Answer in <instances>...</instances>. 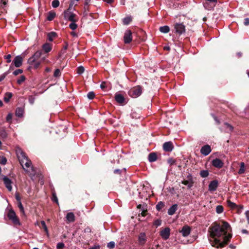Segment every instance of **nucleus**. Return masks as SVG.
Wrapping results in <instances>:
<instances>
[{"label":"nucleus","instance_id":"obj_64","mask_svg":"<svg viewBox=\"0 0 249 249\" xmlns=\"http://www.w3.org/2000/svg\"><path fill=\"white\" fill-rule=\"evenodd\" d=\"M104 1H105L108 3H111L113 0H103Z\"/></svg>","mask_w":249,"mask_h":249},{"label":"nucleus","instance_id":"obj_5","mask_svg":"<svg viewBox=\"0 0 249 249\" xmlns=\"http://www.w3.org/2000/svg\"><path fill=\"white\" fill-rule=\"evenodd\" d=\"M142 93V89L140 86H136L131 88L128 91V94L132 98H137Z\"/></svg>","mask_w":249,"mask_h":249},{"label":"nucleus","instance_id":"obj_22","mask_svg":"<svg viewBox=\"0 0 249 249\" xmlns=\"http://www.w3.org/2000/svg\"><path fill=\"white\" fill-rule=\"evenodd\" d=\"M67 220L70 222H73L75 220V216L72 213H68L66 216Z\"/></svg>","mask_w":249,"mask_h":249},{"label":"nucleus","instance_id":"obj_55","mask_svg":"<svg viewBox=\"0 0 249 249\" xmlns=\"http://www.w3.org/2000/svg\"><path fill=\"white\" fill-rule=\"evenodd\" d=\"M6 161H7V160H6V158H2L1 160H0V162L1 164H5L6 163Z\"/></svg>","mask_w":249,"mask_h":249},{"label":"nucleus","instance_id":"obj_51","mask_svg":"<svg viewBox=\"0 0 249 249\" xmlns=\"http://www.w3.org/2000/svg\"><path fill=\"white\" fill-rule=\"evenodd\" d=\"M64 247V244L63 243H59L57 245V249H62Z\"/></svg>","mask_w":249,"mask_h":249},{"label":"nucleus","instance_id":"obj_28","mask_svg":"<svg viewBox=\"0 0 249 249\" xmlns=\"http://www.w3.org/2000/svg\"><path fill=\"white\" fill-rule=\"evenodd\" d=\"M56 36V34L55 32H52L49 33L47 35L48 39L49 41H52L54 38H55Z\"/></svg>","mask_w":249,"mask_h":249},{"label":"nucleus","instance_id":"obj_33","mask_svg":"<svg viewBox=\"0 0 249 249\" xmlns=\"http://www.w3.org/2000/svg\"><path fill=\"white\" fill-rule=\"evenodd\" d=\"M209 173L208 170H202L200 172V175L202 178L207 177Z\"/></svg>","mask_w":249,"mask_h":249},{"label":"nucleus","instance_id":"obj_26","mask_svg":"<svg viewBox=\"0 0 249 249\" xmlns=\"http://www.w3.org/2000/svg\"><path fill=\"white\" fill-rule=\"evenodd\" d=\"M24 113V109L21 107H18L16 111V115L18 117H21L23 116Z\"/></svg>","mask_w":249,"mask_h":249},{"label":"nucleus","instance_id":"obj_24","mask_svg":"<svg viewBox=\"0 0 249 249\" xmlns=\"http://www.w3.org/2000/svg\"><path fill=\"white\" fill-rule=\"evenodd\" d=\"M157 155L154 153L149 154L148 156V160L150 162H154L157 160Z\"/></svg>","mask_w":249,"mask_h":249},{"label":"nucleus","instance_id":"obj_52","mask_svg":"<svg viewBox=\"0 0 249 249\" xmlns=\"http://www.w3.org/2000/svg\"><path fill=\"white\" fill-rule=\"evenodd\" d=\"M53 201L55 202L56 203H58V199L57 198V196L55 194H53Z\"/></svg>","mask_w":249,"mask_h":249},{"label":"nucleus","instance_id":"obj_58","mask_svg":"<svg viewBox=\"0 0 249 249\" xmlns=\"http://www.w3.org/2000/svg\"><path fill=\"white\" fill-rule=\"evenodd\" d=\"M244 24L246 26L249 25V18H246L245 19Z\"/></svg>","mask_w":249,"mask_h":249},{"label":"nucleus","instance_id":"obj_31","mask_svg":"<svg viewBox=\"0 0 249 249\" xmlns=\"http://www.w3.org/2000/svg\"><path fill=\"white\" fill-rule=\"evenodd\" d=\"M227 204L228 206L232 209H235L237 206L235 203L231 201L230 200L227 201Z\"/></svg>","mask_w":249,"mask_h":249},{"label":"nucleus","instance_id":"obj_61","mask_svg":"<svg viewBox=\"0 0 249 249\" xmlns=\"http://www.w3.org/2000/svg\"><path fill=\"white\" fill-rule=\"evenodd\" d=\"M245 214H246V216L248 223H249V211H247L246 212Z\"/></svg>","mask_w":249,"mask_h":249},{"label":"nucleus","instance_id":"obj_32","mask_svg":"<svg viewBox=\"0 0 249 249\" xmlns=\"http://www.w3.org/2000/svg\"><path fill=\"white\" fill-rule=\"evenodd\" d=\"M245 164L244 162H241L240 164V168L238 171V173L239 174H243L245 172Z\"/></svg>","mask_w":249,"mask_h":249},{"label":"nucleus","instance_id":"obj_11","mask_svg":"<svg viewBox=\"0 0 249 249\" xmlns=\"http://www.w3.org/2000/svg\"><path fill=\"white\" fill-rule=\"evenodd\" d=\"M212 164L214 167L221 168L223 166V162L221 160L216 158L212 160Z\"/></svg>","mask_w":249,"mask_h":249},{"label":"nucleus","instance_id":"obj_57","mask_svg":"<svg viewBox=\"0 0 249 249\" xmlns=\"http://www.w3.org/2000/svg\"><path fill=\"white\" fill-rule=\"evenodd\" d=\"M206 1L213 3V6H215V5L217 2V0H206Z\"/></svg>","mask_w":249,"mask_h":249},{"label":"nucleus","instance_id":"obj_21","mask_svg":"<svg viewBox=\"0 0 249 249\" xmlns=\"http://www.w3.org/2000/svg\"><path fill=\"white\" fill-rule=\"evenodd\" d=\"M178 208V205L177 204H174L172 205L168 210V214L170 215H173L176 211H177Z\"/></svg>","mask_w":249,"mask_h":249},{"label":"nucleus","instance_id":"obj_35","mask_svg":"<svg viewBox=\"0 0 249 249\" xmlns=\"http://www.w3.org/2000/svg\"><path fill=\"white\" fill-rule=\"evenodd\" d=\"M164 206V204L163 202L160 201L158 202L157 205H156V208L158 211L161 210Z\"/></svg>","mask_w":249,"mask_h":249},{"label":"nucleus","instance_id":"obj_20","mask_svg":"<svg viewBox=\"0 0 249 249\" xmlns=\"http://www.w3.org/2000/svg\"><path fill=\"white\" fill-rule=\"evenodd\" d=\"M52 48V45L48 43H46L42 45V49L46 53L50 52L51 51Z\"/></svg>","mask_w":249,"mask_h":249},{"label":"nucleus","instance_id":"obj_6","mask_svg":"<svg viewBox=\"0 0 249 249\" xmlns=\"http://www.w3.org/2000/svg\"><path fill=\"white\" fill-rule=\"evenodd\" d=\"M175 33L179 35L185 32V26L183 23H176L174 25Z\"/></svg>","mask_w":249,"mask_h":249},{"label":"nucleus","instance_id":"obj_15","mask_svg":"<svg viewBox=\"0 0 249 249\" xmlns=\"http://www.w3.org/2000/svg\"><path fill=\"white\" fill-rule=\"evenodd\" d=\"M163 148L165 151L170 152L173 149V145L171 142H165L163 145Z\"/></svg>","mask_w":249,"mask_h":249},{"label":"nucleus","instance_id":"obj_49","mask_svg":"<svg viewBox=\"0 0 249 249\" xmlns=\"http://www.w3.org/2000/svg\"><path fill=\"white\" fill-rule=\"evenodd\" d=\"M4 58L5 59L7 60L6 61H7V63H9L11 62V54H8L7 55H5V56H4Z\"/></svg>","mask_w":249,"mask_h":249},{"label":"nucleus","instance_id":"obj_56","mask_svg":"<svg viewBox=\"0 0 249 249\" xmlns=\"http://www.w3.org/2000/svg\"><path fill=\"white\" fill-rule=\"evenodd\" d=\"M168 162L170 164V165H172L174 163H175V160H173V159H169L168 160Z\"/></svg>","mask_w":249,"mask_h":249},{"label":"nucleus","instance_id":"obj_54","mask_svg":"<svg viewBox=\"0 0 249 249\" xmlns=\"http://www.w3.org/2000/svg\"><path fill=\"white\" fill-rule=\"evenodd\" d=\"M12 115L11 113H9L6 117V121L8 122L10 121L12 119Z\"/></svg>","mask_w":249,"mask_h":249},{"label":"nucleus","instance_id":"obj_8","mask_svg":"<svg viewBox=\"0 0 249 249\" xmlns=\"http://www.w3.org/2000/svg\"><path fill=\"white\" fill-rule=\"evenodd\" d=\"M170 235V229L166 227L160 231V235L161 238L164 240H167L169 238Z\"/></svg>","mask_w":249,"mask_h":249},{"label":"nucleus","instance_id":"obj_63","mask_svg":"<svg viewBox=\"0 0 249 249\" xmlns=\"http://www.w3.org/2000/svg\"><path fill=\"white\" fill-rule=\"evenodd\" d=\"M16 199L18 201V202L19 201H21L20 197L18 195H16Z\"/></svg>","mask_w":249,"mask_h":249},{"label":"nucleus","instance_id":"obj_7","mask_svg":"<svg viewBox=\"0 0 249 249\" xmlns=\"http://www.w3.org/2000/svg\"><path fill=\"white\" fill-rule=\"evenodd\" d=\"M181 183L187 186L188 188H191L193 186L194 183L192 175L190 174L188 175L187 179L183 180Z\"/></svg>","mask_w":249,"mask_h":249},{"label":"nucleus","instance_id":"obj_48","mask_svg":"<svg viewBox=\"0 0 249 249\" xmlns=\"http://www.w3.org/2000/svg\"><path fill=\"white\" fill-rule=\"evenodd\" d=\"M84 71V68L82 66L79 67L77 69V73L78 74H82Z\"/></svg>","mask_w":249,"mask_h":249},{"label":"nucleus","instance_id":"obj_29","mask_svg":"<svg viewBox=\"0 0 249 249\" xmlns=\"http://www.w3.org/2000/svg\"><path fill=\"white\" fill-rule=\"evenodd\" d=\"M132 19V17L131 16L125 17L123 19V24L124 25H128L131 22Z\"/></svg>","mask_w":249,"mask_h":249},{"label":"nucleus","instance_id":"obj_10","mask_svg":"<svg viewBox=\"0 0 249 249\" xmlns=\"http://www.w3.org/2000/svg\"><path fill=\"white\" fill-rule=\"evenodd\" d=\"M138 243L140 245H143L146 242L147 238L144 232H141L138 237Z\"/></svg>","mask_w":249,"mask_h":249},{"label":"nucleus","instance_id":"obj_36","mask_svg":"<svg viewBox=\"0 0 249 249\" xmlns=\"http://www.w3.org/2000/svg\"><path fill=\"white\" fill-rule=\"evenodd\" d=\"M235 209L236 210L237 213L240 214L243 211V206L242 205H237Z\"/></svg>","mask_w":249,"mask_h":249},{"label":"nucleus","instance_id":"obj_18","mask_svg":"<svg viewBox=\"0 0 249 249\" xmlns=\"http://www.w3.org/2000/svg\"><path fill=\"white\" fill-rule=\"evenodd\" d=\"M190 228L188 226H184L181 231V232L183 236L186 237L189 235L190 233Z\"/></svg>","mask_w":249,"mask_h":249},{"label":"nucleus","instance_id":"obj_16","mask_svg":"<svg viewBox=\"0 0 249 249\" xmlns=\"http://www.w3.org/2000/svg\"><path fill=\"white\" fill-rule=\"evenodd\" d=\"M3 180L7 189L8 191H11L12 189L11 180L8 178L4 177L3 178Z\"/></svg>","mask_w":249,"mask_h":249},{"label":"nucleus","instance_id":"obj_59","mask_svg":"<svg viewBox=\"0 0 249 249\" xmlns=\"http://www.w3.org/2000/svg\"><path fill=\"white\" fill-rule=\"evenodd\" d=\"M6 75V73H3V74H2L0 76V82L2 80H3L5 78Z\"/></svg>","mask_w":249,"mask_h":249},{"label":"nucleus","instance_id":"obj_12","mask_svg":"<svg viewBox=\"0 0 249 249\" xmlns=\"http://www.w3.org/2000/svg\"><path fill=\"white\" fill-rule=\"evenodd\" d=\"M42 53L40 51H36L33 56L30 57L28 59V62H33L35 61V60H37L38 58L41 57Z\"/></svg>","mask_w":249,"mask_h":249},{"label":"nucleus","instance_id":"obj_62","mask_svg":"<svg viewBox=\"0 0 249 249\" xmlns=\"http://www.w3.org/2000/svg\"><path fill=\"white\" fill-rule=\"evenodd\" d=\"M141 214L142 215V216H144L146 215V211H145V210H143L142 213H141Z\"/></svg>","mask_w":249,"mask_h":249},{"label":"nucleus","instance_id":"obj_23","mask_svg":"<svg viewBox=\"0 0 249 249\" xmlns=\"http://www.w3.org/2000/svg\"><path fill=\"white\" fill-rule=\"evenodd\" d=\"M37 224L40 228L43 229L47 234H48V229L44 221H40L39 223L37 222Z\"/></svg>","mask_w":249,"mask_h":249},{"label":"nucleus","instance_id":"obj_44","mask_svg":"<svg viewBox=\"0 0 249 249\" xmlns=\"http://www.w3.org/2000/svg\"><path fill=\"white\" fill-rule=\"evenodd\" d=\"M35 101V97L33 95H30L29 97V101L31 105H33Z\"/></svg>","mask_w":249,"mask_h":249},{"label":"nucleus","instance_id":"obj_50","mask_svg":"<svg viewBox=\"0 0 249 249\" xmlns=\"http://www.w3.org/2000/svg\"><path fill=\"white\" fill-rule=\"evenodd\" d=\"M22 72V71L20 69H18V70H17L16 71H15L13 72V74L15 75H17L19 74H20Z\"/></svg>","mask_w":249,"mask_h":249},{"label":"nucleus","instance_id":"obj_1","mask_svg":"<svg viewBox=\"0 0 249 249\" xmlns=\"http://www.w3.org/2000/svg\"><path fill=\"white\" fill-rule=\"evenodd\" d=\"M230 228V225L227 222H223L222 226L214 224L210 227L209 240L212 246L222 248L226 245L232 236L231 233L227 234Z\"/></svg>","mask_w":249,"mask_h":249},{"label":"nucleus","instance_id":"obj_43","mask_svg":"<svg viewBox=\"0 0 249 249\" xmlns=\"http://www.w3.org/2000/svg\"><path fill=\"white\" fill-rule=\"evenodd\" d=\"M7 0H0V7L4 8V6L6 5Z\"/></svg>","mask_w":249,"mask_h":249},{"label":"nucleus","instance_id":"obj_45","mask_svg":"<svg viewBox=\"0 0 249 249\" xmlns=\"http://www.w3.org/2000/svg\"><path fill=\"white\" fill-rule=\"evenodd\" d=\"M107 247L110 249H113L115 247V243L114 242H110L107 244Z\"/></svg>","mask_w":249,"mask_h":249},{"label":"nucleus","instance_id":"obj_47","mask_svg":"<svg viewBox=\"0 0 249 249\" xmlns=\"http://www.w3.org/2000/svg\"><path fill=\"white\" fill-rule=\"evenodd\" d=\"M161 224V221L160 219H157L154 221V225L156 227L160 226Z\"/></svg>","mask_w":249,"mask_h":249},{"label":"nucleus","instance_id":"obj_38","mask_svg":"<svg viewBox=\"0 0 249 249\" xmlns=\"http://www.w3.org/2000/svg\"><path fill=\"white\" fill-rule=\"evenodd\" d=\"M223 211V207L221 205L216 206V212L217 213H221Z\"/></svg>","mask_w":249,"mask_h":249},{"label":"nucleus","instance_id":"obj_42","mask_svg":"<svg viewBox=\"0 0 249 249\" xmlns=\"http://www.w3.org/2000/svg\"><path fill=\"white\" fill-rule=\"evenodd\" d=\"M95 93L93 91H90L88 93L87 96L89 99H93L95 97Z\"/></svg>","mask_w":249,"mask_h":249},{"label":"nucleus","instance_id":"obj_4","mask_svg":"<svg viewBox=\"0 0 249 249\" xmlns=\"http://www.w3.org/2000/svg\"><path fill=\"white\" fill-rule=\"evenodd\" d=\"M64 18L70 21H78V18L72 12H71L69 9L65 10L64 13Z\"/></svg>","mask_w":249,"mask_h":249},{"label":"nucleus","instance_id":"obj_41","mask_svg":"<svg viewBox=\"0 0 249 249\" xmlns=\"http://www.w3.org/2000/svg\"><path fill=\"white\" fill-rule=\"evenodd\" d=\"M52 6L54 8H56L59 5V1L58 0H53L52 3Z\"/></svg>","mask_w":249,"mask_h":249},{"label":"nucleus","instance_id":"obj_30","mask_svg":"<svg viewBox=\"0 0 249 249\" xmlns=\"http://www.w3.org/2000/svg\"><path fill=\"white\" fill-rule=\"evenodd\" d=\"M56 14L55 12H50L47 16V19L49 21L52 20L55 17Z\"/></svg>","mask_w":249,"mask_h":249},{"label":"nucleus","instance_id":"obj_14","mask_svg":"<svg viewBox=\"0 0 249 249\" xmlns=\"http://www.w3.org/2000/svg\"><path fill=\"white\" fill-rule=\"evenodd\" d=\"M201 153L205 156L209 155L211 152V146L209 145H206L203 146L200 150Z\"/></svg>","mask_w":249,"mask_h":249},{"label":"nucleus","instance_id":"obj_60","mask_svg":"<svg viewBox=\"0 0 249 249\" xmlns=\"http://www.w3.org/2000/svg\"><path fill=\"white\" fill-rule=\"evenodd\" d=\"M100 246L99 245H94V246L89 248V249H99Z\"/></svg>","mask_w":249,"mask_h":249},{"label":"nucleus","instance_id":"obj_17","mask_svg":"<svg viewBox=\"0 0 249 249\" xmlns=\"http://www.w3.org/2000/svg\"><path fill=\"white\" fill-rule=\"evenodd\" d=\"M218 186V182L216 180L211 181L209 185V190L210 191H214L216 190Z\"/></svg>","mask_w":249,"mask_h":249},{"label":"nucleus","instance_id":"obj_39","mask_svg":"<svg viewBox=\"0 0 249 249\" xmlns=\"http://www.w3.org/2000/svg\"><path fill=\"white\" fill-rule=\"evenodd\" d=\"M61 75V71L59 69H56L53 73V76L54 77H59Z\"/></svg>","mask_w":249,"mask_h":249},{"label":"nucleus","instance_id":"obj_25","mask_svg":"<svg viewBox=\"0 0 249 249\" xmlns=\"http://www.w3.org/2000/svg\"><path fill=\"white\" fill-rule=\"evenodd\" d=\"M159 30L160 32L166 34L170 31V28L168 26H163L160 28Z\"/></svg>","mask_w":249,"mask_h":249},{"label":"nucleus","instance_id":"obj_3","mask_svg":"<svg viewBox=\"0 0 249 249\" xmlns=\"http://www.w3.org/2000/svg\"><path fill=\"white\" fill-rule=\"evenodd\" d=\"M7 215L9 219L10 220L14 225H20L19 219L17 216L15 212L12 209L8 210Z\"/></svg>","mask_w":249,"mask_h":249},{"label":"nucleus","instance_id":"obj_9","mask_svg":"<svg viewBox=\"0 0 249 249\" xmlns=\"http://www.w3.org/2000/svg\"><path fill=\"white\" fill-rule=\"evenodd\" d=\"M132 40V32L130 30H126L124 36V42L125 44L129 43L131 42Z\"/></svg>","mask_w":249,"mask_h":249},{"label":"nucleus","instance_id":"obj_40","mask_svg":"<svg viewBox=\"0 0 249 249\" xmlns=\"http://www.w3.org/2000/svg\"><path fill=\"white\" fill-rule=\"evenodd\" d=\"M12 94L11 92H7L5 94V97H4V100L6 102H8L9 100L12 97Z\"/></svg>","mask_w":249,"mask_h":249},{"label":"nucleus","instance_id":"obj_53","mask_svg":"<svg viewBox=\"0 0 249 249\" xmlns=\"http://www.w3.org/2000/svg\"><path fill=\"white\" fill-rule=\"evenodd\" d=\"M225 125L229 129V131H231L232 130L233 127L232 126L227 123L225 124Z\"/></svg>","mask_w":249,"mask_h":249},{"label":"nucleus","instance_id":"obj_46","mask_svg":"<svg viewBox=\"0 0 249 249\" xmlns=\"http://www.w3.org/2000/svg\"><path fill=\"white\" fill-rule=\"evenodd\" d=\"M25 80V78L24 76L22 75L20 77V78L18 80L17 82L18 84H21Z\"/></svg>","mask_w":249,"mask_h":249},{"label":"nucleus","instance_id":"obj_27","mask_svg":"<svg viewBox=\"0 0 249 249\" xmlns=\"http://www.w3.org/2000/svg\"><path fill=\"white\" fill-rule=\"evenodd\" d=\"M28 63L32 65V67H33L35 69H37L39 67V66L40 65V62L37 61V60H35L34 62H28Z\"/></svg>","mask_w":249,"mask_h":249},{"label":"nucleus","instance_id":"obj_2","mask_svg":"<svg viewBox=\"0 0 249 249\" xmlns=\"http://www.w3.org/2000/svg\"><path fill=\"white\" fill-rule=\"evenodd\" d=\"M16 154L23 169L30 176H34L35 175V172L32 166V162L26 156L25 153L20 148H18L16 149Z\"/></svg>","mask_w":249,"mask_h":249},{"label":"nucleus","instance_id":"obj_37","mask_svg":"<svg viewBox=\"0 0 249 249\" xmlns=\"http://www.w3.org/2000/svg\"><path fill=\"white\" fill-rule=\"evenodd\" d=\"M18 206L20 210V212L22 213H23V214H25L24 208H23V206L21 201H19L18 202Z\"/></svg>","mask_w":249,"mask_h":249},{"label":"nucleus","instance_id":"obj_19","mask_svg":"<svg viewBox=\"0 0 249 249\" xmlns=\"http://www.w3.org/2000/svg\"><path fill=\"white\" fill-rule=\"evenodd\" d=\"M115 99L117 102L120 104H123L124 102V96L119 93H117L115 95Z\"/></svg>","mask_w":249,"mask_h":249},{"label":"nucleus","instance_id":"obj_34","mask_svg":"<svg viewBox=\"0 0 249 249\" xmlns=\"http://www.w3.org/2000/svg\"><path fill=\"white\" fill-rule=\"evenodd\" d=\"M71 23L69 25V27L72 30H75L78 26L75 23V22L76 21H71Z\"/></svg>","mask_w":249,"mask_h":249},{"label":"nucleus","instance_id":"obj_13","mask_svg":"<svg viewBox=\"0 0 249 249\" xmlns=\"http://www.w3.org/2000/svg\"><path fill=\"white\" fill-rule=\"evenodd\" d=\"M22 61L23 58L20 55H18L15 58L14 60H13V63L14 65L16 67H19L21 66L22 64Z\"/></svg>","mask_w":249,"mask_h":249}]
</instances>
